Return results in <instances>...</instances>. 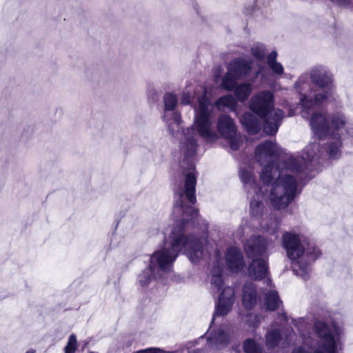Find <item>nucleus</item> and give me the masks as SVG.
<instances>
[{
  "mask_svg": "<svg viewBox=\"0 0 353 353\" xmlns=\"http://www.w3.org/2000/svg\"><path fill=\"white\" fill-rule=\"evenodd\" d=\"M276 51L271 52L268 56V65L274 75L281 76L284 68L281 63L276 61Z\"/></svg>",
  "mask_w": 353,
  "mask_h": 353,
  "instance_id": "16",
  "label": "nucleus"
},
{
  "mask_svg": "<svg viewBox=\"0 0 353 353\" xmlns=\"http://www.w3.org/2000/svg\"><path fill=\"white\" fill-rule=\"evenodd\" d=\"M350 3V0H339L338 3L341 6H347Z\"/></svg>",
  "mask_w": 353,
  "mask_h": 353,
  "instance_id": "26",
  "label": "nucleus"
},
{
  "mask_svg": "<svg viewBox=\"0 0 353 353\" xmlns=\"http://www.w3.org/2000/svg\"><path fill=\"white\" fill-rule=\"evenodd\" d=\"M291 341H292L291 336H290L289 337L288 336L286 338V343L289 344L290 343H291Z\"/></svg>",
  "mask_w": 353,
  "mask_h": 353,
  "instance_id": "27",
  "label": "nucleus"
},
{
  "mask_svg": "<svg viewBox=\"0 0 353 353\" xmlns=\"http://www.w3.org/2000/svg\"><path fill=\"white\" fill-rule=\"evenodd\" d=\"M183 209L181 211L173 209L174 215L181 216V218L175 221V225L163 246L150 256L149 268L139 275L138 282L144 288L157 277L162 276L163 273L169 272L180 252L185 254L192 263H197L201 259L210 257L214 260L210 277V292L213 296L219 294L214 317L216 315L224 316L232 308L234 291L232 288L224 285L222 276L223 261L232 272H238L245 266L243 256L239 248L232 246L228 249L225 257L223 259L214 242L206 241L204 248L200 239L192 236L188 237L185 232L194 223L198 211L186 203Z\"/></svg>",
  "mask_w": 353,
  "mask_h": 353,
  "instance_id": "2",
  "label": "nucleus"
},
{
  "mask_svg": "<svg viewBox=\"0 0 353 353\" xmlns=\"http://www.w3.org/2000/svg\"><path fill=\"white\" fill-rule=\"evenodd\" d=\"M77 347V338L74 334H71L69 336L68 343L65 347V353H74Z\"/></svg>",
  "mask_w": 353,
  "mask_h": 353,
  "instance_id": "21",
  "label": "nucleus"
},
{
  "mask_svg": "<svg viewBox=\"0 0 353 353\" xmlns=\"http://www.w3.org/2000/svg\"><path fill=\"white\" fill-rule=\"evenodd\" d=\"M254 70L252 62L241 58L232 60L228 65V71L222 79L221 88L228 91L233 90L238 80L253 78Z\"/></svg>",
  "mask_w": 353,
  "mask_h": 353,
  "instance_id": "8",
  "label": "nucleus"
},
{
  "mask_svg": "<svg viewBox=\"0 0 353 353\" xmlns=\"http://www.w3.org/2000/svg\"><path fill=\"white\" fill-rule=\"evenodd\" d=\"M190 353H204L203 351L201 350H198L195 352H190Z\"/></svg>",
  "mask_w": 353,
  "mask_h": 353,
  "instance_id": "29",
  "label": "nucleus"
},
{
  "mask_svg": "<svg viewBox=\"0 0 353 353\" xmlns=\"http://www.w3.org/2000/svg\"><path fill=\"white\" fill-rule=\"evenodd\" d=\"M208 346L211 349H221L228 345L229 336L221 329L208 333Z\"/></svg>",
  "mask_w": 353,
  "mask_h": 353,
  "instance_id": "10",
  "label": "nucleus"
},
{
  "mask_svg": "<svg viewBox=\"0 0 353 353\" xmlns=\"http://www.w3.org/2000/svg\"><path fill=\"white\" fill-rule=\"evenodd\" d=\"M292 323L294 326L297 328L300 334L304 336L303 329L306 328L305 319L300 318L298 320H292Z\"/></svg>",
  "mask_w": 353,
  "mask_h": 353,
  "instance_id": "22",
  "label": "nucleus"
},
{
  "mask_svg": "<svg viewBox=\"0 0 353 353\" xmlns=\"http://www.w3.org/2000/svg\"><path fill=\"white\" fill-rule=\"evenodd\" d=\"M279 227V222L277 219L266 220L263 219L261 222V229L264 231L269 232L271 234H274L277 232Z\"/></svg>",
  "mask_w": 353,
  "mask_h": 353,
  "instance_id": "19",
  "label": "nucleus"
},
{
  "mask_svg": "<svg viewBox=\"0 0 353 353\" xmlns=\"http://www.w3.org/2000/svg\"><path fill=\"white\" fill-rule=\"evenodd\" d=\"M280 303H281V301L279 299L278 293L275 290L270 289V290L265 293V305L267 310L271 311L275 310L279 307Z\"/></svg>",
  "mask_w": 353,
  "mask_h": 353,
  "instance_id": "17",
  "label": "nucleus"
},
{
  "mask_svg": "<svg viewBox=\"0 0 353 353\" xmlns=\"http://www.w3.org/2000/svg\"><path fill=\"white\" fill-rule=\"evenodd\" d=\"M310 78L318 87L316 90L311 88L307 74H302L295 83V88L301 95V116L309 120L314 134L319 140L327 139L328 145L325 147L322 143L320 149V143H312L304 149L302 157H289L278 165L275 163L280 154L278 145L269 141L259 144L255 150V158L261 165H264L259 184L256 183L251 168L241 167L239 172L241 180L251 196V215L263 214L265 192L268 190L270 201L274 208H286L297 194V181L303 179L304 171L316 159V151L321 156L325 152L332 159H337L341 154V141L334 131L345 126L346 118L339 112L330 120L323 108L334 99L332 74L325 67L316 66L311 70Z\"/></svg>",
  "mask_w": 353,
  "mask_h": 353,
  "instance_id": "1",
  "label": "nucleus"
},
{
  "mask_svg": "<svg viewBox=\"0 0 353 353\" xmlns=\"http://www.w3.org/2000/svg\"><path fill=\"white\" fill-rule=\"evenodd\" d=\"M256 78L254 76L253 78L250 79L251 82L236 84L233 90H234V95L239 101L243 102L249 97L253 90L252 83L254 81Z\"/></svg>",
  "mask_w": 353,
  "mask_h": 353,
  "instance_id": "13",
  "label": "nucleus"
},
{
  "mask_svg": "<svg viewBox=\"0 0 353 353\" xmlns=\"http://www.w3.org/2000/svg\"><path fill=\"white\" fill-rule=\"evenodd\" d=\"M26 353H35V351H34L32 350H30L27 351Z\"/></svg>",
  "mask_w": 353,
  "mask_h": 353,
  "instance_id": "30",
  "label": "nucleus"
},
{
  "mask_svg": "<svg viewBox=\"0 0 353 353\" xmlns=\"http://www.w3.org/2000/svg\"><path fill=\"white\" fill-rule=\"evenodd\" d=\"M215 106L219 111H225L228 109L230 111H234L237 102L236 99L231 94H228L221 97H219L214 103Z\"/></svg>",
  "mask_w": 353,
  "mask_h": 353,
  "instance_id": "15",
  "label": "nucleus"
},
{
  "mask_svg": "<svg viewBox=\"0 0 353 353\" xmlns=\"http://www.w3.org/2000/svg\"><path fill=\"white\" fill-rule=\"evenodd\" d=\"M271 240L261 236H251L244 245V250L248 257L252 261L248 267V274L251 279L261 280L268 276V250L272 247Z\"/></svg>",
  "mask_w": 353,
  "mask_h": 353,
  "instance_id": "6",
  "label": "nucleus"
},
{
  "mask_svg": "<svg viewBox=\"0 0 353 353\" xmlns=\"http://www.w3.org/2000/svg\"><path fill=\"white\" fill-rule=\"evenodd\" d=\"M267 285L270 287L271 286V281L269 278L267 279Z\"/></svg>",
  "mask_w": 353,
  "mask_h": 353,
  "instance_id": "28",
  "label": "nucleus"
},
{
  "mask_svg": "<svg viewBox=\"0 0 353 353\" xmlns=\"http://www.w3.org/2000/svg\"><path fill=\"white\" fill-rule=\"evenodd\" d=\"M164 113L163 121L166 123L170 132L174 134L179 131L181 123L180 114L176 110L177 97L174 94L166 93L163 97Z\"/></svg>",
  "mask_w": 353,
  "mask_h": 353,
  "instance_id": "9",
  "label": "nucleus"
},
{
  "mask_svg": "<svg viewBox=\"0 0 353 353\" xmlns=\"http://www.w3.org/2000/svg\"><path fill=\"white\" fill-rule=\"evenodd\" d=\"M137 353H164L162 350L157 348H148L138 351Z\"/></svg>",
  "mask_w": 353,
  "mask_h": 353,
  "instance_id": "24",
  "label": "nucleus"
},
{
  "mask_svg": "<svg viewBox=\"0 0 353 353\" xmlns=\"http://www.w3.org/2000/svg\"><path fill=\"white\" fill-rule=\"evenodd\" d=\"M250 108L263 120V130L267 134H274L281 124L284 112L274 108V95L264 90L254 95L250 101Z\"/></svg>",
  "mask_w": 353,
  "mask_h": 353,
  "instance_id": "5",
  "label": "nucleus"
},
{
  "mask_svg": "<svg viewBox=\"0 0 353 353\" xmlns=\"http://www.w3.org/2000/svg\"><path fill=\"white\" fill-rule=\"evenodd\" d=\"M242 302L246 309H251L256 303V288L252 283H246L244 285Z\"/></svg>",
  "mask_w": 353,
  "mask_h": 353,
  "instance_id": "12",
  "label": "nucleus"
},
{
  "mask_svg": "<svg viewBox=\"0 0 353 353\" xmlns=\"http://www.w3.org/2000/svg\"><path fill=\"white\" fill-rule=\"evenodd\" d=\"M314 330L321 343L314 353H337L341 346V328L335 323L328 326L318 321L314 323Z\"/></svg>",
  "mask_w": 353,
  "mask_h": 353,
  "instance_id": "7",
  "label": "nucleus"
},
{
  "mask_svg": "<svg viewBox=\"0 0 353 353\" xmlns=\"http://www.w3.org/2000/svg\"><path fill=\"white\" fill-rule=\"evenodd\" d=\"M181 103L194 107V122L191 127L183 132L180 150L183 154L184 163L187 161L188 172L184 184L181 183L174 188V210H183L185 203L192 206L196 203L195 187L196 178L195 167L192 158L196 153L198 137L205 142L212 143L220 137L226 139L230 148L239 150L243 142L242 136L237 132L233 119L228 114H221L216 121V130L213 126L214 108L206 96V90L201 85H187L181 97Z\"/></svg>",
  "mask_w": 353,
  "mask_h": 353,
  "instance_id": "3",
  "label": "nucleus"
},
{
  "mask_svg": "<svg viewBox=\"0 0 353 353\" xmlns=\"http://www.w3.org/2000/svg\"><path fill=\"white\" fill-rule=\"evenodd\" d=\"M283 246L292 261L294 272L304 280L307 279L310 268L309 263L303 264V261L305 259L310 262L315 261L321 254L319 249L303 236L290 232L283 235Z\"/></svg>",
  "mask_w": 353,
  "mask_h": 353,
  "instance_id": "4",
  "label": "nucleus"
},
{
  "mask_svg": "<svg viewBox=\"0 0 353 353\" xmlns=\"http://www.w3.org/2000/svg\"><path fill=\"white\" fill-rule=\"evenodd\" d=\"M243 349L245 353H261V347L252 339H248L244 342Z\"/></svg>",
  "mask_w": 353,
  "mask_h": 353,
  "instance_id": "20",
  "label": "nucleus"
},
{
  "mask_svg": "<svg viewBox=\"0 0 353 353\" xmlns=\"http://www.w3.org/2000/svg\"><path fill=\"white\" fill-rule=\"evenodd\" d=\"M281 340V335L279 330H270L266 334V345L269 348L276 347Z\"/></svg>",
  "mask_w": 353,
  "mask_h": 353,
  "instance_id": "18",
  "label": "nucleus"
},
{
  "mask_svg": "<svg viewBox=\"0 0 353 353\" xmlns=\"http://www.w3.org/2000/svg\"><path fill=\"white\" fill-rule=\"evenodd\" d=\"M252 54L258 61V68L254 70V77H257L263 69V59L265 55V48L262 44H256L251 49Z\"/></svg>",
  "mask_w": 353,
  "mask_h": 353,
  "instance_id": "14",
  "label": "nucleus"
},
{
  "mask_svg": "<svg viewBox=\"0 0 353 353\" xmlns=\"http://www.w3.org/2000/svg\"><path fill=\"white\" fill-rule=\"evenodd\" d=\"M243 126L248 132L255 134L260 131L261 122L259 119L250 112L244 113L240 119Z\"/></svg>",
  "mask_w": 353,
  "mask_h": 353,
  "instance_id": "11",
  "label": "nucleus"
},
{
  "mask_svg": "<svg viewBox=\"0 0 353 353\" xmlns=\"http://www.w3.org/2000/svg\"><path fill=\"white\" fill-rule=\"evenodd\" d=\"M248 319V325L252 328H256L259 323H260V319L257 315H252L250 314Z\"/></svg>",
  "mask_w": 353,
  "mask_h": 353,
  "instance_id": "23",
  "label": "nucleus"
},
{
  "mask_svg": "<svg viewBox=\"0 0 353 353\" xmlns=\"http://www.w3.org/2000/svg\"><path fill=\"white\" fill-rule=\"evenodd\" d=\"M292 353H308L307 351L304 350L303 347H300L298 348H295Z\"/></svg>",
  "mask_w": 353,
  "mask_h": 353,
  "instance_id": "25",
  "label": "nucleus"
},
{
  "mask_svg": "<svg viewBox=\"0 0 353 353\" xmlns=\"http://www.w3.org/2000/svg\"><path fill=\"white\" fill-rule=\"evenodd\" d=\"M283 318L286 320V316H283Z\"/></svg>",
  "mask_w": 353,
  "mask_h": 353,
  "instance_id": "31",
  "label": "nucleus"
}]
</instances>
